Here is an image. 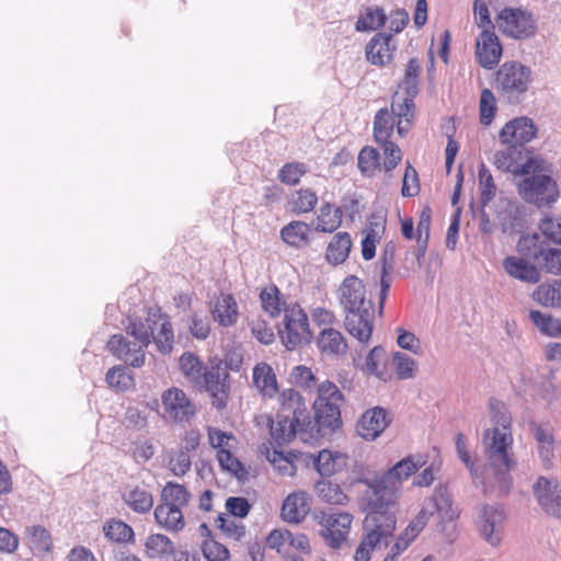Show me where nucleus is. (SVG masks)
<instances>
[{"instance_id":"nucleus-39","label":"nucleus","mask_w":561,"mask_h":561,"mask_svg":"<svg viewBox=\"0 0 561 561\" xmlns=\"http://www.w3.org/2000/svg\"><path fill=\"white\" fill-rule=\"evenodd\" d=\"M533 298L543 307L561 308V280L540 284Z\"/></svg>"},{"instance_id":"nucleus-44","label":"nucleus","mask_w":561,"mask_h":561,"mask_svg":"<svg viewBox=\"0 0 561 561\" xmlns=\"http://www.w3.org/2000/svg\"><path fill=\"white\" fill-rule=\"evenodd\" d=\"M422 71V66L420 60L414 57L411 58L407 65L403 79L399 87L404 90L405 95L416 98L420 92V75Z\"/></svg>"},{"instance_id":"nucleus-51","label":"nucleus","mask_w":561,"mask_h":561,"mask_svg":"<svg viewBox=\"0 0 561 561\" xmlns=\"http://www.w3.org/2000/svg\"><path fill=\"white\" fill-rule=\"evenodd\" d=\"M318 203V196L309 188L298 190L291 197V210L296 214L311 211Z\"/></svg>"},{"instance_id":"nucleus-35","label":"nucleus","mask_w":561,"mask_h":561,"mask_svg":"<svg viewBox=\"0 0 561 561\" xmlns=\"http://www.w3.org/2000/svg\"><path fill=\"white\" fill-rule=\"evenodd\" d=\"M311 228L304 221L294 220L283 227L280 237L290 247L301 248L309 243Z\"/></svg>"},{"instance_id":"nucleus-60","label":"nucleus","mask_w":561,"mask_h":561,"mask_svg":"<svg viewBox=\"0 0 561 561\" xmlns=\"http://www.w3.org/2000/svg\"><path fill=\"white\" fill-rule=\"evenodd\" d=\"M190 333L197 340H206L210 333V321L207 316L194 312L187 319Z\"/></svg>"},{"instance_id":"nucleus-28","label":"nucleus","mask_w":561,"mask_h":561,"mask_svg":"<svg viewBox=\"0 0 561 561\" xmlns=\"http://www.w3.org/2000/svg\"><path fill=\"white\" fill-rule=\"evenodd\" d=\"M309 512L308 495L305 492H294L283 502L282 518L287 523H300Z\"/></svg>"},{"instance_id":"nucleus-42","label":"nucleus","mask_w":561,"mask_h":561,"mask_svg":"<svg viewBox=\"0 0 561 561\" xmlns=\"http://www.w3.org/2000/svg\"><path fill=\"white\" fill-rule=\"evenodd\" d=\"M316 494L323 502L332 505H344L348 501L341 486L329 480L318 481L314 485Z\"/></svg>"},{"instance_id":"nucleus-8","label":"nucleus","mask_w":561,"mask_h":561,"mask_svg":"<svg viewBox=\"0 0 561 561\" xmlns=\"http://www.w3.org/2000/svg\"><path fill=\"white\" fill-rule=\"evenodd\" d=\"M531 83V69L519 61H505L495 73L494 87L510 103L520 102Z\"/></svg>"},{"instance_id":"nucleus-19","label":"nucleus","mask_w":561,"mask_h":561,"mask_svg":"<svg viewBox=\"0 0 561 561\" xmlns=\"http://www.w3.org/2000/svg\"><path fill=\"white\" fill-rule=\"evenodd\" d=\"M537 134V126L533 119L522 116L507 122L500 130L499 138L502 144L524 148Z\"/></svg>"},{"instance_id":"nucleus-56","label":"nucleus","mask_w":561,"mask_h":561,"mask_svg":"<svg viewBox=\"0 0 561 561\" xmlns=\"http://www.w3.org/2000/svg\"><path fill=\"white\" fill-rule=\"evenodd\" d=\"M146 549L151 558L162 554H171L174 550L173 542L164 535L154 534L147 538Z\"/></svg>"},{"instance_id":"nucleus-14","label":"nucleus","mask_w":561,"mask_h":561,"mask_svg":"<svg viewBox=\"0 0 561 561\" xmlns=\"http://www.w3.org/2000/svg\"><path fill=\"white\" fill-rule=\"evenodd\" d=\"M506 515L500 505H481L476 514V526L480 536L491 546L501 542L504 531Z\"/></svg>"},{"instance_id":"nucleus-21","label":"nucleus","mask_w":561,"mask_h":561,"mask_svg":"<svg viewBox=\"0 0 561 561\" xmlns=\"http://www.w3.org/2000/svg\"><path fill=\"white\" fill-rule=\"evenodd\" d=\"M533 490L542 510L561 518V485L540 477L534 484Z\"/></svg>"},{"instance_id":"nucleus-36","label":"nucleus","mask_w":561,"mask_h":561,"mask_svg":"<svg viewBox=\"0 0 561 561\" xmlns=\"http://www.w3.org/2000/svg\"><path fill=\"white\" fill-rule=\"evenodd\" d=\"M345 460V456L323 449L314 457L313 465L322 477H330L342 470L346 463Z\"/></svg>"},{"instance_id":"nucleus-6","label":"nucleus","mask_w":561,"mask_h":561,"mask_svg":"<svg viewBox=\"0 0 561 561\" xmlns=\"http://www.w3.org/2000/svg\"><path fill=\"white\" fill-rule=\"evenodd\" d=\"M344 396L335 383L324 380L318 385L317 398L312 404L317 422L318 438L321 436V430L328 428L335 431L342 426L341 407Z\"/></svg>"},{"instance_id":"nucleus-25","label":"nucleus","mask_w":561,"mask_h":561,"mask_svg":"<svg viewBox=\"0 0 561 561\" xmlns=\"http://www.w3.org/2000/svg\"><path fill=\"white\" fill-rule=\"evenodd\" d=\"M392 34L377 33L366 46V57L376 66H385L392 59L394 47L391 46Z\"/></svg>"},{"instance_id":"nucleus-31","label":"nucleus","mask_w":561,"mask_h":561,"mask_svg":"<svg viewBox=\"0 0 561 561\" xmlns=\"http://www.w3.org/2000/svg\"><path fill=\"white\" fill-rule=\"evenodd\" d=\"M253 383L267 398L278 392V383L273 368L266 363H260L253 368Z\"/></svg>"},{"instance_id":"nucleus-62","label":"nucleus","mask_w":561,"mask_h":561,"mask_svg":"<svg viewBox=\"0 0 561 561\" xmlns=\"http://www.w3.org/2000/svg\"><path fill=\"white\" fill-rule=\"evenodd\" d=\"M218 462L222 470L232 473L240 479L244 473L242 463L231 454V450H221L217 454Z\"/></svg>"},{"instance_id":"nucleus-58","label":"nucleus","mask_w":561,"mask_h":561,"mask_svg":"<svg viewBox=\"0 0 561 561\" xmlns=\"http://www.w3.org/2000/svg\"><path fill=\"white\" fill-rule=\"evenodd\" d=\"M307 171L308 168L305 163L289 162L280 168L278 179L282 183L293 186L299 183L300 178L305 175Z\"/></svg>"},{"instance_id":"nucleus-18","label":"nucleus","mask_w":561,"mask_h":561,"mask_svg":"<svg viewBox=\"0 0 561 561\" xmlns=\"http://www.w3.org/2000/svg\"><path fill=\"white\" fill-rule=\"evenodd\" d=\"M494 215L503 233H518L524 229L525 209L516 201L500 198L494 203Z\"/></svg>"},{"instance_id":"nucleus-49","label":"nucleus","mask_w":561,"mask_h":561,"mask_svg":"<svg viewBox=\"0 0 561 561\" xmlns=\"http://www.w3.org/2000/svg\"><path fill=\"white\" fill-rule=\"evenodd\" d=\"M394 127V117L388 108H380L374 119V137L376 141L387 140L391 137Z\"/></svg>"},{"instance_id":"nucleus-4","label":"nucleus","mask_w":561,"mask_h":561,"mask_svg":"<svg viewBox=\"0 0 561 561\" xmlns=\"http://www.w3.org/2000/svg\"><path fill=\"white\" fill-rule=\"evenodd\" d=\"M278 410L275 420L268 419L270 434L274 445L289 444L297 435L304 442L318 439L310 410L302 394L294 389H284L278 394Z\"/></svg>"},{"instance_id":"nucleus-16","label":"nucleus","mask_w":561,"mask_h":561,"mask_svg":"<svg viewBox=\"0 0 561 561\" xmlns=\"http://www.w3.org/2000/svg\"><path fill=\"white\" fill-rule=\"evenodd\" d=\"M500 30L513 38H528L535 34L533 15L520 9L505 8L497 16Z\"/></svg>"},{"instance_id":"nucleus-13","label":"nucleus","mask_w":561,"mask_h":561,"mask_svg":"<svg viewBox=\"0 0 561 561\" xmlns=\"http://www.w3.org/2000/svg\"><path fill=\"white\" fill-rule=\"evenodd\" d=\"M456 449L458 457L460 460L466 465V467L469 469L470 474L472 477L473 483L476 485H481L482 490L485 494H496V495H505L508 493L511 488H507L506 490H502L500 488V484L497 482L496 476L491 470L490 461L488 460L489 465L486 467H481L480 465H477L470 457L465 437L462 434H458L456 438Z\"/></svg>"},{"instance_id":"nucleus-63","label":"nucleus","mask_w":561,"mask_h":561,"mask_svg":"<svg viewBox=\"0 0 561 561\" xmlns=\"http://www.w3.org/2000/svg\"><path fill=\"white\" fill-rule=\"evenodd\" d=\"M202 551L208 561H226L229 558V550L213 539L203 542Z\"/></svg>"},{"instance_id":"nucleus-37","label":"nucleus","mask_w":561,"mask_h":561,"mask_svg":"<svg viewBox=\"0 0 561 561\" xmlns=\"http://www.w3.org/2000/svg\"><path fill=\"white\" fill-rule=\"evenodd\" d=\"M191 492L182 484L168 481L161 491V504L183 508L191 501Z\"/></svg>"},{"instance_id":"nucleus-48","label":"nucleus","mask_w":561,"mask_h":561,"mask_svg":"<svg viewBox=\"0 0 561 561\" xmlns=\"http://www.w3.org/2000/svg\"><path fill=\"white\" fill-rule=\"evenodd\" d=\"M260 299L263 309L271 317H277L282 309L284 310L285 306H288L285 301H283L279 289L274 285L263 289L260 294Z\"/></svg>"},{"instance_id":"nucleus-9","label":"nucleus","mask_w":561,"mask_h":561,"mask_svg":"<svg viewBox=\"0 0 561 561\" xmlns=\"http://www.w3.org/2000/svg\"><path fill=\"white\" fill-rule=\"evenodd\" d=\"M539 171L531 172L518 183V194L522 198L538 207L550 206L559 198V191L556 181Z\"/></svg>"},{"instance_id":"nucleus-34","label":"nucleus","mask_w":561,"mask_h":561,"mask_svg":"<svg viewBox=\"0 0 561 561\" xmlns=\"http://www.w3.org/2000/svg\"><path fill=\"white\" fill-rule=\"evenodd\" d=\"M156 522L169 531L182 530L185 526L184 514L181 508L159 504L154 510Z\"/></svg>"},{"instance_id":"nucleus-12","label":"nucleus","mask_w":561,"mask_h":561,"mask_svg":"<svg viewBox=\"0 0 561 561\" xmlns=\"http://www.w3.org/2000/svg\"><path fill=\"white\" fill-rule=\"evenodd\" d=\"M314 520L321 526L319 535L332 549H340L346 541L353 522V515L345 512L327 513L323 511L313 514Z\"/></svg>"},{"instance_id":"nucleus-26","label":"nucleus","mask_w":561,"mask_h":561,"mask_svg":"<svg viewBox=\"0 0 561 561\" xmlns=\"http://www.w3.org/2000/svg\"><path fill=\"white\" fill-rule=\"evenodd\" d=\"M210 313L221 327H231L237 323L239 311L236 299L230 294H221L210 302Z\"/></svg>"},{"instance_id":"nucleus-27","label":"nucleus","mask_w":561,"mask_h":561,"mask_svg":"<svg viewBox=\"0 0 561 561\" xmlns=\"http://www.w3.org/2000/svg\"><path fill=\"white\" fill-rule=\"evenodd\" d=\"M432 515L437 512L443 522H451L458 517V512L453 506L451 496L446 486L439 485L433 495L424 502Z\"/></svg>"},{"instance_id":"nucleus-20","label":"nucleus","mask_w":561,"mask_h":561,"mask_svg":"<svg viewBox=\"0 0 561 561\" xmlns=\"http://www.w3.org/2000/svg\"><path fill=\"white\" fill-rule=\"evenodd\" d=\"M164 411L175 422L188 421L195 414V408L179 388H170L161 397Z\"/></svg>"},{"instance_id":"nucleus-1","label":"nucleus","mask_w":561,"mask_h":561,"mask_svg":"<svg viewBox=\"0 0 561 561\" xmlns=\"http://www.w3.org/2000/svg\"><path fill=\"white\" fill-rule=\"evenodd\" d=\"M126 334H114L107 342V350L118 359L133 367L145 364V348L153 341L164 354L173 348L174 334L169 317L159 308H150L145 320L133 319L126 325Z\"/></svg>"},{"instance_id":"nucleus-23","label":"nucleus","mask_w":561,"mask_h":561,"mask_svg":"<svg viewBox=\"0 0 561 561\" xmlns=\"http://www.w3.org/2000/svg\"><path fill=\"white\" fill-rule=\"evenodd\" d=\"M387 412L380 407L367 410L356 425V432L366 440L376 439L388 426Z\"/></svg>"},{"instance_id":"nucleus-24","label":"nucleus","mask_w":561,"mask_h":561,"mask_svg":"<svg viewBox=\"0 0 561 561\" xmlns=\"http://www.w3.org/2000/svg\"><path fill=\"white\" fill-rule=\"evenodd\" d=\"M504 271L514 279L527 284H537L540 280V272L526 259L508 255L502 262Z\"/></svg>"},{"instance_id":"nucleus-33","label":"nucleus","mask_w":561,"mask_h":561,"mask_svg":"<svg viewBox=\"0 0 561 561\" xmlns=\"http://www.w3.org/2000/svg\"><path fill=\"white\" fill-rule=\"evenodd\" d=\"M352 249L348 232L341 231L333 236L327 248L325 257L330 264L339 265L346 261Z\"/></svg>"},{"instance_id":"nucleus-52","label":"nucleus","mask_w":561,"mask_h":561,"mask_svg":"<svg viewBox=\"0 0 561 561\" xmlns=\"http://www.w3.org/2000/svg\"><path fill=\"white\" fill-rule=\"evenodd\" d=\"M379 152L373 147H364L358 154L357 164L363 175L371 176L379 168Z\"/></svg>"},{"instance_id":"nucleus-47","label":"nucleus","mask_w":561,"mask_h":561,"mask_svg":"<svg viewBox=\"0 0 561 561\" xmlns=\"http://www.w3.org/2000/svg\"><path fill=\"white\" fill-rule=\"evenodd\" d=\"M529 318L543 334L551 337L561 336V320L539 310H531L529 312Z\"/></svg>"},{"instance_id":"nucleus-61","label":"nucleus","mask_w":561,"mask_h":561,"mask_svg":"<svg viewBox=\"0 0 561 561\" xmlns=\"http://www.w3.org/2000/svg\"><path fill=\"white\" fill-rule=\"evenodd\" d=\"M192 466L187 450L173 451L170 456L169 468L174 476L182 477L190 471Z\"/></svg>"},{"instance_id":"nucleus-10","label":"nucleus","mask_w":561,"mask_h":561,"mask_svg":"<svg viewBox=\"0 0 561 561\" xmlns=\"http://www.w3.org/2000/svg\"><path fill=\"white\" fill-rule=\"evenodd\" d=\"M283 323L284 329L279 330V334L287 350L293 351L311 341L308 316L298 304L285 306Z\"/></svg>"},{"instance_id":"nucleus-64","label":"nucleus","mask_w":561,"mask_h":561,"mask_svg":"<svg viewBox=\"0 0 561 561\" xmlns=\"http://www.w3.org/2000/svg\"><path fill=\"white\" fill-rule=\"evenodd\" d=\"M540 230L545 240L549 239L556 243H561V217L545 218L540 222Z\"/></svg>"},{"instance_id":"nucleus-45","label":"nucleus","mask_w":561,"mask_h":561,"mask_svg":"<svg viewBox=\"0 0 561 561\" xmlns=\"http://www.w3.org/2000/svg\"><path fill=\"white\" fill-rule=\"evenodd\" d=\"M105 381L108 387L118 391H127L135 387L133 373L123 365H117L108 369Z\"/></svg>"},{"instance_id":"nucleus-11","label":"nucleus","mask_w":561,"mask_h":561,"mask_svg":"<svg viewBox=\"0 0 561 561\" xmlns=\"http://www.w3.org/2000/svg\"><path fill=\"white\" fill-rule=\"evenodd\" d=\"M518 251L539 263L546 272L561 274V249L552 248L539 233L524 236L517 243Z\"/></svg>"},{"instance_id":"nucleus-59","label":"nucleus","mask_w":561,"mask_h":561,"mask_svg":"<svg viewBox=\"0 0 561 561\" xmlns=\"http://www.w3.org/2000/svg\"><path fill=\"white\" fill-rule=\"evenodd\" d=\"M496 100L490 89H483L480 95V122L489 126L496 113Z\"/></svg>"},{"instance_id":"nucleus-7","label":"nucleus","mask_w":561,"mask_h":561,"mask_svg":"<svg viewBox=\"0 0 561 561\" xmlns=\"http://www.w3.org/2000/svg\"><path fill=\"white\" fill-rule=\"evenodd\" d=\"M366 513L364 519L365 535L358 545L354 559L355 561H369L371 552L380 545L388 546L392 537L397 519L386 516L375 510H363Z\"/></svg>"},{"instance_id":"nucleus-38","label":"nucleus","mask_w":561,"mask_h":561,"mask_svg":"<svg viewBox=\"0 0 561 561\" xmlns=\"http://www.w3.org/2000/svg\"><path fill=\"white\" fill-rule=\"evenodd\" d=\"M535 439L538 445L539 457L546 468L552 463L554 456V437L549 428L536 425L533 430Z\"/></svg>"},{"instance_id":"nucleus-29","label":"nucleus","mask_w":561,"mask_h":561,"mask_svg":"<svg viewBox=\"0 0 561 561\" xmlns=\"http://www.w3.org/2000/svg\"><path fill=\"white\" fill-rule=\"evenodd\" d=\"M414 99L405 95L400 101L396 94L391 103V113L397 118V131L401 137L405 136L412 126L415 108Z\"/></svg>"},{"instance_id":"nucleus-17","label":"nucleus","mask_w":561,"mask_h":561,"mask_svg":"<svg viewBox=\"0 0 561 561\" xmlns=\"http://www.w3.org/2000/svg\"><path fill=\"white\" fill-rule=\"evenodd\" d=\"M229 377L227 368L219 363L206 369L202 378L206 391L211 398V403L217 410H222L228 403L230 392Z\"/></svg>"},{"instance_id":"nucleus-46","label":"nucleus","mask_w":561,"mask_h":561,"mask_svg":"<svg viewBox=\"0 0 561 561\" xmlns=\"http://www.w3.org/2000/svg\"><path fill=\"white\" fill-rule=\"evenodd\" d=\"M103 533L105 537L111 541L110 546H105L107 549L115 547L114 542L123 543L129 542L134 538V530L130 526L122 520H111L103 526Z\"/></svg>"},{"instance_id":"nucleus-32","label":"nucleus","mask_w":561,"mask_h":561,"mask_svg":"<svg viewBox=\"0 0 561 561\" xmlns=\"http://www.w3.org/2000/svg\"><path fill=\"white\" fill-rule=\"evenodd\" d=\"M394 256H396V244L390 241L386 244L381 254L382 275L380 280V297H379V312H382L385 301L388 296V291L391 285L389 275L394 270Z\"/></svg>"},{"instance_id":"nucleus-43","label":"nucleus","mask_w":561,"mask_h":561,"mask_svg":"<svg viewBox=\"0 0 561 561\" xmlns=\"http://www.w3.org/2000/svg\"><path fill=\"white\" fill-rule=\"evenodd\" d=\"M341 222V208L334 207L328 203L320 207L316 230L320 232H333L340 227Z\"/></svg>"},{"instance_id":"nucleus-30","label":"nucleus","mask_w":561,"mask_h":561,"mask_svg":"<svg viewBox=\"0 0 561 561\" xmlns=\"http://www.w3.org/2000/svg\"><path fill=\"white\" fill-rule=\"evenodd\" d=\"M317 344L321 353L327 355H344L347 351V343L342 333L335 329H323L318 339Z\"/></svg>"},{"instance_id":"nucleus-3","label":"nucleus","mask_w":561,"mask_h":561,"mask_svg":"<svg viewBox=\"0 0 561 561\" xmlns=\"http://www.w3.org/2000/svg\"><path fill=\"white\" fill-rule=\"evenodd\" d=\"M490 419L493 427L485 430L482 436L484 455L490 461L491 470L496 476L502 490L512 486L510 471L516 462L510 454L513 443L511 433L512 417L504 402L491 398L489 400Z\"/></svg>"},{"instance_id":"nucleus-53","label":"nucleus","mask_w":561,"mask_h":561,"mask_svg":"<svg viewBox=\"0 0 561 561\" xmlns=\"http://www.w3.org/2000/svg\"><path fill=\"white\" fill-rule=\"evenodd\" d=\"M381 230H383L381 222L369 221L366 234L362 240V255L364 260L369 261L375 256L376 242Z\"/></svg>"},{"instance_id":"nucleus-22","label":"nucleus","mask_w":561,"mask_h":561,"mask_svg":"<svg viewBox=\"0 0 561 561\" xmlns=\"http://www.w3.org/2000/svg\"><path fill=\"white\" fill-rule=\"evenodd\" d=\"M476 55L479 65L484 69H493L502 56V46L497 36L490 31H483L477 38Z\"/></svg>"},{"instance_id":"nucleus-57","label":"nucleus","mask_w":561,"mask_h":561,"mask_svg":"<svg viewBox=\"0 0 561 561\" xmlns=\"http://www.w3.org/2000/svg\"><path fill=\"white\" fill-rule=\"evenodd\" d=\"M392 362L394 371L399 379H410L414 377L417 370V365L413 358L404 353L396 352L393 354Z\"/></svg>"},{"instance_id":"nucleus-55","label":"nucleus","mask_w":561,"mask_h":561,"mask_svg":"<svg viewBox=\"0 0 561 561\" xmlns=\"http://www.w3.org/2000/svg\"><path fill=\"white\" fill-rule=\"evenodd\" d=\"M26 535L30 539L32 549L39 552L49 551L51 540L50 535L46 528L39 525H33L26 528Z\"/></svg>"},{"instance_id":"nucleus-15","label":"nucleus","mask_w":561,"mask_h":561,"mask_svg":"<svg viewBox=\"0 0 561 561\" xmlns=\"http://www.w3.org/2000/svg\"><path fill=\"white\" fill-rule=\"evenodd\" d=\"M524 148L508 145L507 148L494 153L493 163L499 170L513 174L528 175L542 169L545 161L540 158H527L524 161Z\"/></svg>"},{"instance_id":"nucleus-2","label":"nucleus","mask_w":561,"mask_h":561,"mask_svg":"<svg viewBox=\"0 0 561 561\" xmlns=\"http://www.w3.org/2000/svg\"><path fill=\"white\" fill-rule=\"evenodd\" d=\"M424 463L422 457L409 456L386 472H373L359 478L358 483L365 486L359 495L362 510H375L397 519L398 497L402 482Z\"/></svg>"},{"instance_id":"nucleus-5","label":"nucleus","mask_w":561,"mask_h":561,"mask_svg":"<svg viewBox=\"0 0 561 561\" xmlns=\"http://www.w3.org/2000/svg\"><path fill=\"white\" fill-rule=\"evenodd\" d=\"M343 308L346 331L360 343L370 340L374 330L375 308L366 297V287L355 275L345 277L337 290Z\"/></svg>"},{"instance_id":"nucleus-50","label":"nucleus","mask_w":561,"mask_h":561,"mask_svg":"<svg viewBox=\"0 0 561 561\" xmlns=\"http://www.w3.org/2000/svg\"><path fill=\"white\" fill-rule=\"evenodd\" d=\"M479 188H480V204L485 207L495 196L496 186L493 176L486 165L482 162L479 165Z\"/></svg>"},{"instance_id":"nucleus-41","label":"nucleus","mask_w":561,"mask_h":561,"mask_svg":"<svg viewBox=\"0 0 561 561\" xmlns=\"http://www.w3.org/2000/svg\"><path fill=\"white\" fill-rule=\"evenodd\" d=\"M125 503L136 513L145 514L153 506L152 494L144 488L136 486L123 496Z\"/></svg>"},{"instance_id":"nucleus-40","label":"nucleus","mask_w":561,"mask_h":561,"mask_svg":"<svg viewBox=\"0 0 561 561\" xmlns=\"http://www.w3.org/2000/svg\"><path fill=\"white\" fill-rule=\"evenodd\" d=\"M387 14L380 7H367L355 23L358 32L375 31L385 25Z\"/></svg>"},{"instance_id":"nucleus-54","label":"nucleus","mask_w":561,"mask_h":561,"mask_svg":"<svg viewBox=\"0 0 561 561\" xmlns=\"http://www.w3.org/2000/svg\"><path fill=\"white\" fill-rule=\"evenodd\" d=\"M180 367L183 374L192 381H199L204 377V367L202 362L192 353H184L180 357Z\"/></svg>"}]
</instances>
